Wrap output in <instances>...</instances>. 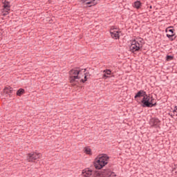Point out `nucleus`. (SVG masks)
<instances>
[{"instance_id": "nucleus-17", "label": "nucleus", "mask_w": 177, "mask_h": 177, "mask_svg": "<svg viewBox=\"0 0 177 177\" xmlns=\"http://www.w3.org/2000/svg\"><path fill=\"white\" fill-rule=\"evenodd\" d=\"M140 1H136L133 5L134 8H136V9H139V8H140Z\"/></svg>"}, {"instance_id": "nucleus-2", "label": "nucleus", "mask_w": 177, "mask_h": 177, "mask_svg": "<svg viewBox=\"0 0 177 177\" xmlns=\"http://www.w3.org/2000/svg\"><path fill=\"white\" fill-rule=\"evenodd\" d=\"M109 163V156L106 154L99 155L94 161V167L96 169H102Z\"/></svg>"}, {"instance_id": "nucleus-3", "label": "nucleus", "mask_w": 177, "mask_h": 177, "mask_svg": "<svg viewBox=\"0 0 177 177\" xmlns=\"http://www.w3.org/2000/svg\"><path fill=\"white\" fill-rule=\"evenodd\" d=\"M142 44H143V39L142 38H138L133 40L130 46V50L131 52H138V50H140V48H142Z\"/></svg>"}, {"instance_id": "nucleus-11", "label": "nucleus", "mask_w": 177, "mask_h": 177, "mask_svg": "<svg viewBox=\"0 0 177 177\" xmlns=\"http://www.w3.org/2000/svg\"><path fill=\"white\" fill-rule=\"evenodd\" d=\"M166 32H167V37L168 38H172V37H174L175 35V34H174L173 29L167 28L166 30Z\"/></svg>"}, {"instance_id": "nucleus-4", "label": "nucleus", "mask_w": 177, "mask_h": 177, "mask_svg": "<svg viewBox=\"0 0 177 177\" xmlns=\"http://www.w3.org/2000/svg\"><path fill=\"white\" fill-rule=\"evenodd\" d=\"M115 174L109 169L95 173V177H115Z\"/></svg>"}, {"instance_id": "nucleus-20", "label": "nucleus", "mask_w": 177, "mask_h": 177, "mask_svg": "<svg viewBox=\"0 0 177 177\" xmlns=\"http://www.w3.org/2000/svg\"><path fill=\"white\" fill-rule=\"evenodd\" d=\"M176 111H177V106H176L174 107V111H173V113L175 114V113H176Z\"/></svg>"}, {"instance_id": "nucleus-22", "label": "nucleus", "mask_w": 177, "mask_h": 177, "mask_svg": "<svg viewBox=\"0 0 177 177\" xmlns=\"http://www.w3.org/2000/svg\"><path fill=\"white\" fill-rule=\"evenodd\" d=\"M176 174H177V171H175Z\"/></svg>"}, {"instance_id": "nucleus-8", "label": "nucleus", "mask_w": 177, "mask_h": 177, "mask_svg": "<svg viewBox=\"0 0 177 177\" xmlns=\"http://www.w3.org/2000/svg\"><path fill=\"white\" fill-rule=\"evenodd\" d=\"M110 34L114 39H118L120 38V31L117 28H111Z\"/></svg>"}, {"instance_id": "nucleus-10", "label": "nucleus", "mask_w": 177, "mask_h": 177, "mask_svg": "<svg viewBox=\"0 0 177 177\" xmlns=\"http://www.w3.org/2000/svg\"><path fill=\"white\" fill-rule=\"evenodd\" d=\"M82 175L84 177L92 176V170L89 169H85L82 171Z\"/></svg>"}, {"instance_id": "nucleus-21", "label": "nucleus", "mask_w": 177, "mask_h": 177, "mask_svg": "<svg viewBox=\"0 0 177 177\" xmlns=\"http://www.w3.org/2000/svg\"><path fill=\"white\" fill-rule=\"evenodd\" d=\"M176 113V115L177 116V111H176V112H175Z\"/></svg>"}, {"instance_id": "nucleus-15", "label": "nucleus", "mask_w": 177, "mask_h": 177, "mask_svg": "<svg viewBox=\"0 0 177 177\" xmlns=\"http://www.w3.org/2000/svg\"><path fill=\"white\" fill-rule=\"evenodd\" d=\"M158 122H160V120L156 118V129L157 132H158V131H160V124H157Z\"/></svg>"}, {"instance_id": "nucleus-18", "label": "nucleus", "mask_w": 177, "mask_h": 177, "mask_svg": "<svg viewBox=\"0 0 177 177\" xmlns=\"http://www.w3.org/2000/svg\"><path fill=\"white\" fill-rule=\"evenodd\" d=\"M12 88H10V87H6L5 89H4V92L6 93H12Z\"/></svg>"}, {"instance_id": "nucleus-12", "label": "nucleus", "mask_w": 177, "mask_h": 177, "mask_svg": "<svg viewBox=\"0 0 177 177\" xmlns=\"http://www.w3.org/2000/svg\"><path fill=\"white\" fill-rule=\"evenodd\" d=\"M146 96V92L143 91H140L136 95H135V99H138L139 97H145Z\"/></svg>"}, {"instance_id": "nucleus-6", "label": "nucleus", "mask_w": 177, "mask_h": 177, "mask_svg": "<svg viewBox=\"0 0 177 177\" xmlns=\"http://www.w3.org/2000/svg\"><path fill=\"white\" fill-rule=\"evenodd\" d=\"M9 10H10V3L8 1H3V8L2 10V13L3 16L9 15Z\"/></svg>"}, {"instance_id": "nucleus-16", "label": "nucleus", "mask_w": 177, "mask_h": 177, "mask_svg": "<svg viewBox=\"0 0 177 177\" xmlns=\"http://www.w3.org/2000/svg\"><path fill=\"white\" fill-rule=\"evenodd\" d=\"M85 153L88 154L89 156L92 155V150L91 148H85Z\"/></svg>"}, {"instance_id": "nucleus-5", "label": "nucleus", "mask_w": 177, "mask_h": 177, "mask_svg": "<svg viewBox=\"0 0 177 177\" xmlns=\"http://www.w3.org/2000/svg\"><path fill=\"white\" fill-rule=\"evenodd\" d=\"M41 156V153H29L27 156V161H28V162H34L35 160H38Z\"/></svg>"}, {"instance_id": "nucleus-19", "label": "nucleus", "mask_w": 177, "mask_h": 177, "mask_svg": "<svg viewBox=\"0 0 177 177\" xmlns=\"http://www.w3.org/2000/svg\"><path fill=\"white\" fill-rule=\"evenodd\" d=\"M173 58H174V57H173L172 56L169 55V56L167 57V60H168V61L172 60Z\"/></svg>"}, {"instance_id": "nucleus-9", "label": "nucleus", "mask_w": 177, "mask_h": 177, "mask_svg": "<svg viewBox=\"0 0 177 177\" xmlns=\"http://www.w3.org/2000/svg\"><path fill=\"white\" fill-rule=\"evenodd\" d=\"M82 3H85L86 5H90L89 6H93V5H96V0H79Z\"/></svg>"}, {"instance_id": "nucleus-1", "label": "nucleus", "mask_w": 177, "mask_h": 177, "mask_svg": "<svg viewBox=\"0 0 177 177\" xmlns=\"http://www.w3.org/2000/svg\"><path fill=\"white\" fill-rule=\"evenodd\" d=\"M69 81L73 86H78L80 82H86L89 75L85 73V69L82 71L77 69H72L70 72Z\"/></svg>"}, {"instance_id": "nucleus-13", "label": "nucleus", "mask_w": 177, "mask_h": 177, "mask_svg": "<svg viewBox=\"0 0 177 177\" xmlns=\"http://www.w3.org/2000/svg\"><path fill=\"white\" fill-rule=\"evenodd\" d=\"M104 72H105V73L104 74L103 78H107L109 77L108 75H110L111 74V71L110 70H106Z\"/></svg>"}, {"instance_id": "nucleus-14", "label": "nucleus", "mask_w": 177, "mask_h": 177, "mask_svg": "<svg viewBox=\"0 0 177 177\" xmlns=\"http://www.w3.org/2000/svg\"><path fill=\"white\" fill-rule=\"evenodd\" d=\"M24 94V89L20 88L17 91V96H21V95Z\"/></svg>"}, {"instance_id": "nucleus-7", "label": "nucleus", "mask_w": 177, "mask_h": 177, "mask_svg": "<svg viewBox=\"0 0 177 177\" xmlns=\"http://www.w3.org/2000/svg\"><path fill=\"white\" fill-rule=\"evenodd\" d=\"M151 97L147 96L146 95L142 100V103L143 104L144 106H146L147 107H151Z\"/></svg>"}]
</instances>
